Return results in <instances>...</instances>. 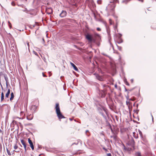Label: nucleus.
<instances>
[{
  "instance_id": "1",
  "label": "nucleus",
  "mask_w": 156,
  "mask_h": 156,
  "mask_svg": "<svg viewBox=\"0 0 156 156\" xmlns=\"http://www.w3.org/2000/svg\"><path fill=\"white\" fill-rule=\"evenodd\" d=\"M55 108L56 109V112L58 119H61L65 118V117L62 115L60 112L58 103L56 104Z\"/></svg>"
},
{
  "instance_id": "2",
  "label": "nucleus",
  "mask_w": 156,
  "mask_h": 156,
  "mask_svg": "<svg viewBox=\"0 0 156 156\" xmlns=\"http://www.w3.org/2000/svg\"><path fill=\"white\" fill-rule=\"evenodd\" d=\"M86 38L90 42H95V40L93 38L92 36L89 34H87L86 36Z\"/></svg>"
},
{
  "instance_id": "3",
  "label": "nucleus",
  "mask_w": 156,
  "mask_h": 156,
  "mask_svg": "<svg viewBox=\"0 0 156 156\" xmlns=\"http://www.w3.org/2000/svg\"><path fill=\"white\" fill-rule=\"evenodd\" d=\"M118 2V0H111L110 2L112 3L111 5H109L108 7H106V9H108L109 7V6L111 5H112L113 8H114L115 6V3H116Z\"/></svg>"
},
{
  "instance_id": "4",
  "label": "nucleus",
  "mask_w": 156,
  "mask_h": 156,
  "mask_svg": "<svg viewBox=\"0 0 156 156\" xmlns=\"http://www.w3.org/2000/svg\"><path fill=\"white\" fill-rule=\"evenodd\" d=\"M128 144L129 145L133 147L135 144V142L132 137H131V139L128 142Z\"/></svg>"
},
{
  "instance_id": "5",
  "label": "nucleus",
  "mask_w": 156,
  "mask_h": 156,
  "mask_svg": "<svg viewBox=\"0 0 156 156\" xmlns=\"http://www.w3.org/2000/svg\"><path fill=\"white\" fill-rule=\"evenodd\" d=\"M99 93L101 94V96L102 97H104L106 94V90L104 89L99 90Z\"/></svg>"
},
{
  "instance_id": "6",
  "label": "nucleus",
  "mask_w": 156,
  "mask_h": 156,
  "mask_svg": "<svg viewBox=\"0 0 156 156\" xmlns=\"http://www.w3.org/2000/svg\"><path fill=\"white\" fill-rule=\"evenodd\" d=\"M28 142L29 144H30V146L31 147L32 149L33 150L34 149V147L33 144V143L31 141V140L30 139V138H28Z\"/></svg>"
},
{
  "instance_id": "7",
  "label": "nucleus",
  "mask_w": 156,
  "mask_h": 156,
  "mask_svg": "<svg viewBox=\"0 0 156 156\" xmlns=\"http://www.w3.org/2000/svg\"><path fill=\"white\" fill-rule=\"evenodd\" d=\"M67 15V12L66 11L62 10L61 13L59 14V16L62 18L65 17Z\"/></svg>"
},
{
  "instance_id": "8",
  "label": "nucleus",
  "mask_w": 156,
  "mask_h": 156,
  "mask_svg": "<svg viewBox=\"0 0 156 156\" xmlns=\"http://www.w3.org/2000/svg\"><path fill=\"white\" fill-rule=\"evenodd\" d=\"M37 107L35 105H32L31 106L30 110L33 112H35L37 109Z\"/></svg>"
},
{
  "instance_id": "9",
  "label": "nucleus",
  "mask_w": 156,
  "mask_h": 156,
  "mask_svg": "<svg viewBox=\"0 0 156 156\" xmlns=\"http://www.w3.org/2000/svg\"><path fill=\"white\" fill-rule=\"evenodd\" d=\"M21 142L23 146L24 147L25 149V152H26L27 151V149H26V144H25V143L24 141L23 140H21Z\"/></svg>"
},
{
  "instance_id": "10",
  "label": "nucleus",
  "mask_w": 156,
  "mask_h": 156,
  "mask_svg": "<svg viewBox=\"0 0 156 156\" xmlns=\"http://www.w3.org/2000/svg\"><path fill=\"white\" fill-rule=\"evenodd\" d=\"M70 64L71 66L73 67L74 69L76 71H78V69L76 66L72 62H70Z\"/></svg>"
},
{
  "instance_id": "11",
  "label": "nucleus",
  "mask_w": 156,
  "mask_h": 156,
  "mask_svg": "<svg viewBox=\"0 0 156 156\" xmlns=\"http://www.w3.org/2000/svg\"><path fill=\"white\" fill-rule=\"evenodd\" d=\"M130 0H122L121 3L123 4H126Z\"/></svg>"
},
{
  "instance_id": "12",
  "label": "nucleus",
  "mask_w": 156,
  "mask_h": 156,
  "mask_svg": "<svg viewBox=\"0 0 156 156\" xmlns=\"http://www.w3.org/2000/svg\"><path fill=\"white\" fill-rule=\"evenodd\" d=\"M123 42V40L122 38H118L117 42L118 43L120 44Z\"/></svg>"
},
{
  "instance_id": "13",
  "label": "nucleus",
  "mask_w": 156,
  "mask_h": 156,
  "mask_svg": "<svg viewBox=\"0 0 156 156\" xmlns=\"http://www.w3.org/2000/svg\"><path fill=\"white\" fill-rule=\"evenodd\" d=\"M14 97V94L13 92H12L11 94V97L10 98V100L11 101H12Z\"/></svg>"
},
{
  "instance_id": "14",
  "label": "nucleus",
  "mask_w": 156,
  "mask_h": 156,
  "mask_svg": "<svg viewBox=\"0 0 156 156\" xmlns=\"http://www.w3.org/2000/svg\"><path fill=\"white\" fill-rule=\"evenodd\" d=\"M4 76L5 79L6 81V83L8 82V78L7 77V75L6 74H4Z\"/></svg>"
},
{
  "instance_id": "15",
  "label": "nucleus",
  "mask_w": 156,
  "mask_h": 156,
  "mask_svg": "<svg viewBox=\"0 0 156 156\" xmlns=\"http://www.w3.org/2000/svg\"><path fill=\"white\" fill-rule=\"evenodd\" d=\"M4 99V94L3 91L1 93V101H2Z\"/></svg>"
},
{
  "instance_id": "16",
  "label": "nucleus",
  "mask_w": 156,
  "mask_h": 156,
  "mask_svg": "<svg viewBox=\"0 0 156 156\" xmlns=\"http://www.w3.org/2000/svg\"><path fill=\"white\" fill-rule=\"evenodd\" d=\"M95 37L98 39L100 38V35L97 33H95Z\"/></svg>"
},
{
  "instance_id": "17",
  "label": "nucleus",
  "mask_w": 156,
  "mask_h": 156,
  "mask_svg": "<svg viewBox=\"0 0 156 156\" xmlns=\"http://www.w3.org/2000/svg\"><path fill=\"white\" fill-rule=\"evenodd\" d=\"M135 156H141V154L139 152H136L135 154Z\"/></svg>"
},
{
  "instance_id": "18",
  "label": "nucleus",
  "mask_w": 156,
  "mask_h": 156,
  "mask_svg": "<svg viewBox=\"0 0 156 156\" xmlns=\"http://www.w3.org/2000/svg\"><path fill=\"white\" fill-rule=\"evenodd\" d=\"M124 82L125 83V84L127 86H129V83L127 82V81L126 79H125L124 80Z\"/></svg>"
},
{
  "instance_id": "19",
  "label": "nucleus",
  "mask_w": 156,
  "mask_h": 156,
  "mask_svg": "<svg viewBox=\"0 0 156 156\" xmlns=\"http://www.w3.org/2000/svg\"><path fill=\"white\" fill-rule=\"evenodd\" d=\"M7 154H8V155H9V156H11V153L10 152V151H9L7 148Z\"/></svg>"
},
{
  "instance_id": "20",
  "label": "nucleus",
  "mask_w": 156,
  "mask_h": 156,
  "mask_svg": "<svg viewBox=\"0 0 156 156\" xmlns=\"http://www.w3.org/2000/svg\"><path fill=\"white\" fill-rule=\"evenodd\" d=\"M97 78L98 80L100 81H102V78L99 76L97 77Z\"/></svg>"
},
{
  "instance_id": "21",
  "label": "nucleus",
  "mask_w": 156,
  "mask_h": 156,
  "mask_svg": "<svg viewBox=\"0 0 156 156\" xmlns=\"http://www.w3.org/2000/svg\"><path fill=\"white\" fill-rule=\"evenodd\" d=\"M136 133L135 132H133V136L134 137H135L136 138H137L138 137V136H135Z\"/></svg>"
},
{
  "instance_id": "22",
  "label": "nucleus",
  "mask_w": 156,
  "mask_h": 156,
  "mask_svg": "<svg viewBox=\"0 0 156 156\" xmlns=\"http://www.w3.org/2000/svg\"><path fill=\"white\" fill-rule=\"evenodd\" d=\"M20 115H21V116H24L25 115V114L24 113V112H23V111H21V112H20Z\"/></svg>"
},
{
  "instance_id": "23",
  "label": "nucleus",
  "mask_w": 156,
  "mask_h": 156,
  "mask_svg": "<svg viewBox=\"0 0 156 156\" xmlns=\"http://www.w3.org/2000/svg\"><path fill=\"white\" fill-rule=\"evenodd\" d=\"M33 118V117H32L31 118H30L29 117H27V119H28V120H31V119H32Z\"/></svg>"
},
{
  "instance_id": "24",
  "label": "nucleus",
  "mask_w": 156,
  "mask_h": 156,
  "mask_svg": "<svg viewBox=\"0 0 156 156\" xmlns=\"http://www.w3.org/2000/svg\"><path fill=\"white\" fill-rule=\"evenodd\" d=\"M139 134H140L141 137H142V134L140 130H139Z\"/></svg>"
},
{
  "instance_id": "25",
  "label": "nucleus",
  "mask_w": 156,
  "mask_h": 156,
  "mask_svg": "<svg viewBox=\"0 0 156 156\" xmlns=\"http://www.w3.org/2000/svg\"><path fill=\"white\" fill-rule=\"evenodd\" d=\"M8 23H9V27L10 29H11L12 28L11 23L9 22V21H8Z\"/></svg>"
},
{
  "instance_id": "26",
  "label": "nucleus",
  "mask_w": 156,
  "mask_h": 156,
  "mask_svg": "<svg viewBox=\"0 0 156 156\" xmlns=\"http://www.w3.org/2000/svg\"><path fill=\"white\" fill-rule=\"evenodd\" d=\"M119 36H118V38H121V36H122V35L121 34H119Z\"/></svg>"
},
{
  "instance_id": "27",
  "label": "nucleus",
  "mask_w": 156,
  "mask_h": 156,
  "mask_svg": "<svg viewBox=\"0 0 156 156\" xmlns=\"http://www.w3.org/2000/svg\"><path fill=\"white\" fill-rule=\"evenodd\" d=\"M49 10H50V12L48 13V14H50L52 12V10L51 9H49Z\"/></svg>"
},
{
  "instance_id": "28",
  "label": "nucleus",
  "mask_w": 156,
  "mask_h": 156,
  "mask_svg": "<svg viewBox=\"0 0 156 156\" xmlns=\"http://www.w3.org/2000/svg\"><path fill=\"white\" fill-rule=\"evenodd\" d=\"M9 94H8L7 93H6L5 95V98H8L9 96Z\"/></svg>"
},
{
  "instance_id": "29",
  "label": "nucleus",
  "mask_w": 156,
  "mask_h": 156,
  "mask_svg": "<svg viewBox=\"0 0 156 156\" xmlns=\"http://www.w3.org/2000/svg\"><path fill=\"white\" fill-rule=\"evenodd\" d=\"M18 146L16 145H15L14 146V149H15V150H16V149L17 148H18Z\"/></svg>"
},
{
  "instance_id": "30",
  "label": "nucleus",
  "mask_w": 156,
  "mask_h": 156,
  "mask_svg": "<svg viewBox=\"0 0 156 156\" xmlns=\"http://www.w3.org/2000/svg\"><path fill=\"white\" fill-rule=\"evenodd\" d=\"M33 53H34L35 55H38V54H37V52H36V51H33Z\"/></svg>"
},
{
  "instance_id": "31",
  "label": "nucleus",
  "mask_w": 156,
  "mask_h": 156,
  "mask_svg": "<svg viewBox=\"0 0 156 156\" xmlns=\"http://www.w3.org/2000/svg\"><path fill=\"white\" fill-rule=\"evenodd\" d=\"M7 93L8 94H9L10 93V89H9L8 90V91H7Z\"/></svg>"
},
{
  "instance_id": "32",
  "label": "nucleus",
  "mask_w": 156,
  "mask_h": 156,
  "mask_svg": "<svg viewBox=\"0 0 156 156\" xmlns=\"http://www.w3.org/2000/svg\"><path fill=\"white\" fill-rule=\"evenodd\" d=\"M27 44L28 47V49L29 50V44L28 42H27Z\"/></svg>"
},
{
  "instance_id": "33",
  "label": "nucleus",
  "mask_w": 156,
  "mask_h": 156,
  "mask_svg": "<svg viewBox=\"0 0 156 156\" xmlns=\"http://www.w3.org/2000/svg\"><path fill=\"white\" fill-rule=\"evenodd\" d=\"M129 104V101H128L127 100L126 101V104L127 105H128Z\"/></svg>"
},
{
  "instance_id": "34",
  "label": "nucleus",
  "mask_w": 156,
  "mask_h": 156,
  "mask_svg": "<svg viewBox=\"0 0 156 156\" xmlns=\"http://www.w3.org/2000/svg\"><path fill=\"white\" fill-rule=\"evenodd\" d=\"M11 4L13 6H15V4L13 2H12L11 3Z\"/></svg>"
},
{
  "instance_id": "35",
  "label": "nucleus",
  "mask_w": 156,
  "mask_h": 156,
  "mask_svg": "<svg viewBox=\"0 0 156 156\" xmlns=\"http://www.w3.org/2000/svg\"><path fill=\"white\" fill-rule=\"evenodd\" d=\"M0 85H1V87L2 90H3V87H2V86L1 83H0Z\"/></svg>"
},
{
  "instance_id": "36",
  "label": "nucleus",
  "mask_w": 156,
  "mask_h": 156,
  "mask_svg": "<svg viewBox=\"0 0 156 156\" xmlns=\"http://www.w3.org/2000/svg\"><path fill=\"white\" fill-rule=\"evenodd\" d=\"M0 133H2V135H3V132L1 129H0Z\"/></svg>"
},
{
  "instance_id": "37",
  "label": "nucleus",
  "mask_w": 156,
  "mask_h": 156,
  "mask_svg": "<svg viewBox=\"0 0 156 156\" xmlns=\"http://www.w3.org/2000/svg\"><path fill=\"white\" fill-rule=\"evenodd\" d=\"M97 30L98 31H100L101 30V29L99 27L97 28Z\"/></svg>"
},
{
  "instance_id": "38",
  "label": "nucleus",
  "mask_w": 156,
  "mask_h": 156,
  "mask_svg": "<svg viewBox=\"0 0 156 156\" xmlns=\"http://www.w3.org/2000/svg\"><path fill=\"white\" fill-rule=\"evenodd\" d=\"M107 156H112L111 154L110 153H108L107 154Z\"/></svg>"
},
{
  "instance_id": "39",
  "label": "nucleus",
  "mask_w": 156,
  "mask_h": 156,
  "mask_svg": "<svg viewBox=\"0 0 156 156\" xmlns=\"http://www.w3.org/2000/svg\"><path fill=\"white\" fill-rule=\"evenodd\" d=\"M102 115H103V117L105 118H106V116L104 115L103 114H102Z\"/></svg>"
},
{
  "instance_id": "40",
  "label": "nucleus",
  "mask_w": 156,
  "mask_h": 156,
  "mask_svg": "<svg viewBox=\"0 0 156 156\" xmlns=\"http://www.w3.org/2000/svg\"><path fill=\"white\" fill-rule=\"evenodd\" d=\"M151 116L152 118V121L153 122H154L153 117V115H152V114H151Z\"/></svg>"
},
{
  "instance_id": "41",
  "label": "nucleus",
  "mask_w": 156,
  "mask_h": 156,
  "mask_svg": "<svg viewBox=\"0 0 156 156\" xmlns=\"http://www.w3.org/2000/svg\"><path fill=\"white\" fill-rule=\"evenodd\" d=\"M8 82L6 83V87H8Z\"/></svg>"
},
{
  "instance_id": "42",
  "label": "nucleus",
  "mask_w": 156,
  "mask_h": 156,
  "mask_svg": "<svg viewBox=\"0 0 156 156\" xmlns=\"http://www.w3.org/2000/svg\"><path fill=\"white\" fill-rule=\"evenodd\" d=\"M131 82L132 83H133V79H131L130 80Z\"/></svg>"
},
{
  "instance_id": "43",
  "label": "nucleus",
  "mask_w": 156,
  "mask_h": 156,
  "mask_svg": "<svg viewBox=\"0 0 156 156\" xmlns=\"http://www.w3.org/2000/svg\"><path fill=\"white\" fill-rule=\"evenodd\" d=\"M115 87L116 88H117V85L116 84H115Z\"/></svg>"
},
{
  "instance_id": "44",
  "label": "nucleus",
  "mask_w": 156,
  "mask_h": 156,
  "mask_svg": "<svg viewBox=\"0 0 156 156\" xmlns=\"http://www.w3.org/2000/svg\"><path fill=\"white\" fill-rule=\"evenodd\" d=\"M42 74H43V76L44 77H46V76L45 75H44L43 73H42Z\"/></svg>"
},
{
  "instance_id": "45",
  "label": "nucleus",
  "mask_w": 156,
  "mask_h": 156,
  "mask_svg": "<svg viewBox=\"0 0 156 156\" xmlns=\"http://www.w3.org/2000/svg\"><path fill=\"white\" fill-rule=\"evenodd\" d=\"M41 146H40V145H38V148H41Z\"/></svg>"
},
{
  "instance_id": "46",
  "label": "nucleus",
  "mask_w": 156,
  "mask_h": 156,
  "mask_svg": "<svg viewBox=\"0 0 156 156\" xmlns=\"http://www.w3.org/2000/svg\"><path fill=\"white\" fill-rule=\"evenodd\" d=\"M139 1H140L142 2H143V0H138Z\"/></svg>"
},
{
  "instance_id": "47",
  "label": "nucleus",
  "mask_w": 156,
  "mask_h": 156,
  "mask_svg": "<svg viewBox=\"0 0 156 156\" xmlns=\"http://www.w3.org/2000/svg\"><path fill=\"white\" fill-rule=\"evenodd\" d=\"M110 44L111 45V46H112L113 48V46L112 45V44H111V42H110Z\"/></svg>"
},
{
  "instance_id": "48",
  "label": "nucleus",
  "mask_w": 156,
  "mask_h": 156,
  "mask_svg": "<svg viewBox=\"0 0 156 156\" xmlns=\"http://www.w3.org/2000/svg\"><path fill=\"white\" fill-rule=\"evenodd\" d=\"M31 123H29L28 124H26L28 126V125H31Z\"/></svg>"
},
{
  "instance_id": "49",
  "label": "nucleus",
  "mask_w": 156,
  "mask_h": 156,
  "mask_svg": "<svg viewBox=\"0 0 156 156\" xmlns=\"http://www.w3.org/2000/svg\"><path fill=\"white\" fill-rule=\"evenodd\" d=\"M13 151H16V152H19V151H18V150H17V151H15V150H14Z\"/></svg>"
},
{
  "instance_id": "50",
  "label": "nucleus",
  "mask_w": 156,
  "mask_h": 156,
  "mask_svg": "<svg viewBox=\"0 0 156 156\" xmlns=\"http://www.w3.org/2000/svg\"><path fill=\"white\" fill-rule=\"evenodd\" d=\"M89 132V131L88 130H87L86 131V133H87V132Z\"/></svg>"
},
{
  "instance_id": "51",
  "label": "nucleus",
  "mask_w": 156,
  "mask_h": 156,
  "mask_svg": "<svg viewBox=\"0 0 156 156\" xmlns=\"http://www.w3.org/2000/svg\"><path fill=\"white\" fill-rule=\"evenodd\" d=\"M129 101H130V100L133 101V100L131 98L129 99Z\"/></svg>"
},
{
  "instance_id": "52",
  "label": "nucleus",
  "mask_w": 156,
  "mask_h": 156,
  "mask_svg": "<svg viewBox=\"0 0 156 156\" xmlns=\"http://www.w3.org/2000/svg\"><path fill=\"white\" fill-rule=\"evenodd\" d=\"M77 144H78V143H77V144H76V143H73V144H76V145H77Z\"/></svg>"
},
{
  "instance_id": "53",
  "label": "nucleus",
  "mask_w": 156,
  "mask_h": 156,
  "mask_svg": "<svg viewBox=\"0 0 156 156\" xmlns=\"http://www.w3.org/2000/svg\"><path fill=\"white\" fill-rule=\"evenodd\" d=\"M69 120L71 121H72V119L71 118H69Z\"/></svg>"
},
{
  "instance_id": "54",
  "label": "nucleus",
  "mask_w": 156,
  "mask_h": 156,
  "mask_svg": "<svg viewBox=\"0 0 156 156\" xmlns=\"http://www.w3.org/2000/svg\"><path fill=\"white\" fill-rule=\"evenodd\" d=\"M126 98H127V100H128V99H129V98H128V97H126Z\"/></svg>"
},
{
  "instance_id": "55",
  "label": "nucleus",
  "mask_w": 156,
  "mask_h": 156,
  "mask_svg": "<svg viewBox=\"0 0 156 156\" xmlns=\"http://www.w3.org/2000/svg\"><path fill=\"white\" fill-rule=\"evenodd\" d=\"M3 105H2V106H1L0 105V108H1L2 107V106Z\"/></svg>"
},
{
  "instance_id": "56",
  "label": "nucleus",
  "mask_w": 156,
  "mask_h": 156,
  "mask_svg": "<svg viewBox=\"0 0 156 156\" xmlns=\"http://www.w3.org/2000/svg\"><path fill=\"white\" fill-rule=\"evenodd\" d=\"M119 48H120V49H121V47H119Z\"/></svg>"
},
{
  "instance_id": "57",
  "label": "nucleus",
  "mask_w": 156,
  "mask_h": 156,
  "mask_svg": "<svg viewBox=\"0 0 156 156\" xmlns=\"http://www.w3.org/2000/svg\"><path fill=\"white\" fill-rule=\"evenodd\" d=\"M125 90H126V91H127V89H125Z\"/></svg>"
},
{
  "instance_id": "58",
  "label": "nucleus",
  "mask_w": 156,
  "mask_h": 156,
  "mask_svg": "<svg viewBox=\"0 0 156 156\" xmlns=\"http://www.w3.org/2000/svg\"><path fill=\"white\" fill-rule=\"evenodd\" d=\"M43 41H44V39H43Z\"/></svg>"
},
{
  "instance_id": "59",
  "label": "nucleus",
  "mask_w": 156,
  "mask_h": 156,
  "mask_svg": "<svg viewBox=\"0 0 156 156\" xmlns=\"http://www.w3.org/2000/svg\"><path fill=\"white\" fill-rule=\"evenodd\" d=\"M119 50H121L120 48H119Z\"/></svg>"
},
{
  "instance_id": "60",
  "label": "nucleus",
  "mask_w": 156,
  "mask_h": 156,
  "mask_svg": "<svg viewBox=\"0 0 156 156\" xmlns=\"http://www.w3.org/2000/svg\"><path fill=\"white\" fill-rule=\"evenodd\" d=\"M155 135H156L155 138H156V133H155Z\"/></svg>"
},
{
  "instance_id": "61",
  "label": "nucleus",
  "mask_w": 156,
  "mask_h": 156,
  "mask_svg": "<svg viewBox=\"0 0 156 156\" xmlns=\"http://www.w3.org/2000/svg\"><path fill=\"white\" fill-rule=\"evenodd\" d=\"M138 105H137V107H138Z\"/></svg>"
},
{
  "instance_id": "62",
  "label": "nucleus",
  "mask_w": 156,
  "mask_h": 156,
  "mask_svg": "<svg viewBox=\"0 0 156 156\" xmlns=\"http://www.w3.org/2000/svg\"><path fill=\"white\" fill-rule=\"evenodd\" d=\"M124 149H125V147H124Z\"/></svg>"
},
{
  "instance_id": "63",
  "label": "nucleus",
  "mask_w": 156,
  "mask_h": 156,
  "mask_svg": "<svg viewBox=\"0 0 156 156\" xmlns=\"http://www.w3.org/2000/svg\"><path fill=\"white\" fill-rule=\"evenodd\" d=\"M39 156H40V155H39Z\"/></svg>"
}]
</instances>
